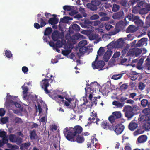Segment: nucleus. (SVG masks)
Segmentation results:
<instances>
[{
  "label": "nucleus",
  "instance_id": "nucleus-1",
  "mask_svg": "<svg viewBox=\"0 0 150 150\" xmlns=\"http://www.w3.org/2000/svg\"><path fill=\"white\" fill-rule=\"evenodd\" d=\"M83 130L82 127L80 126L77 125L74 128L67 127L64 130V134L67 139L71 142L76 141L78 143H82L84 141L82 136L79 134L81 133Z\"/></svg>",
  "mask_w": 150,
  "mask_h": 150
},
{
  "label": "nucleus",
  "instance_id": "nucleus-2",
  "mask_svg": "<svg viewBox=\"0 0 150 150\" xmlns=\"http://www.w3.org/2000/svg\"><path fill=\"white\" fill-rule=\"evenodd\" d=\"M80 24L82 28H87L88 31H92L93 28V27L92 25V22L88 19L82 20L80 22Z\"/></svg>",
  "mask_w": 150,
  "mask_h": 150
},
{
  "label": "nucleus",
  "instance_id": "nucleus-3",
  "mask_svg": "<svg viewBox=\"0 0 150 150\" xmlns=\"http://www.w3.org/2000/svg\"><path fill=\"white\" fill-rule=\"evenodd\" d=\"M108 49L111 50L114 48H118L122 47V38H120L116 41L114 40L109 44L107 46Z\"/></svg>",
  "mask_w": 150,
  "mask_h": 150
},
{
  "label": "nucleus",
  "instance_id": "nucleus-4",
  "mask_svg": "<svg viewBox=\"0 0 150 150\" xmlns=\"http://www.w3.org/2000/svg\"><path fill=\"white\" fill-rule=\"evenodd\" d=\"M125 112V115L126 117L129 119L132 117L135 114L134 112H132V107L129 105H127L125 106L123 110Z\"/></svg>",
  "mask_w": 150,
  "mask_h": 150
},
{
  "label": "nucleus",
  "instance_id": "nucleus-5",
  "mask_svg": "<svg viewBox=\"0 0 150 150\" xmlns=\"http://www.w3.org/2000/svg\"><path fill=\"white\" fill-rule=\"evenodd\" d=\"M105 65V63L103 61H99L96 63V61H93L92 64V66L93 69H97L99 70L104 69L103 67Z\"/></svg>",
  "mask_w": 150,
  "mask_h": 150
},
{
  "label": "nucleus",
  "instance_id": "nucleus-6",
  "mask_svg": "<svg viewBox=\"0 0 150 150\" xmlns=\"http://www.w3.org/2000/svg\"><path fill=\"white\" fill-rule=\"evenodd\" d=\"M101 4V2L98 0L92 1L91 3H88L87 4V7L92 11L96 10L98 6Z\"/></svg>",
  "mask_w": 150,
  "mask_h": 150
},
{
  "label": "nucleus",
  "instance_id": "nucleus-7",
  "mask_svg": "<svg viewBox=\"0 0 150 150\" xmlns=\"http://www.w3.org/2000/svg\"><path fill=\"white\" fill-rule=\"evenodd\" d=\"M50 80V79H45L42 80L40 84L42 88L44 89L45 93L47 94L50 93V92L47 89V87L49 85V82Z\"/></svg>",
  "mask_w": 150,
  "mask_h": 150
},
{
  "label": "nucleus",
  "instance_id": "nucleus-8",
  "mask_svg": "<svg viewBox=\"0 0 150 150\" xmlns=\"http://www.w3.org/2000/svg\"><path fill=\"white\" fill-rule=\"evenodd\" d=\"M122 56L116 59H111L108 62V66L111 67L115 64H122Z\"/></svg>",
  "mask_w": 150,
  "mask_h": 150
},
{
  "label": "nucleus",
  "instance_id": "nucleus-9",
  "mask_svg": "<svg viewBox=\"0 0 150 150\" xmlns=\"http://www.w3.org/2000/svg\"><path fill=\"white\" fill-rule=\"evenodd\" d=\"M101 127L105 130L109 129L110 130H114L113 126L112 125H110L108 122L104 121L101 124Z\"/></svg>",
  "mask_w": 150,
  "mask_h": 150
},
{
  "label": "nucleus",
  "instance_id": "nucleus-10",
  "mask_svg": "<svg viewBox=\"0 0 150 150\" xmlns=\"http://www.w3.org/2000/svg\"><path fill=\"white\" fill-rule=\"evenodd\" d=\"M87 42L85 40H83L80 41L79 43V46L81 47L79 49V51L81 53L85 52L87 50V48L84 46L86 45Z\"/></svg>",
  "mask_w": 150,
  "mask_h": 150
},
{
  "label": "nucleus",
  "instance_id": "nucleus-11",
  "mask_svg": "<svg viewBox=\"0 0 150 150\" xmlns=\"http://www.w3.org/2000/svg\"><path fill=\"white\" fill-rule=\"evenodd\" d=\"M29 136L30 139L32 140H38L39 139V137L36 134V131L33 130L31 131L30 132Z\"/></svg>",
  "mask_w": 150,
  "mask_h": 150
},
{
  "label": "nucleus",
  "instance_id": "nucleus-12",
  "mask_svg": "<svg viewBox=\"0 0 150 150\" xmlns=\"http://www.w3.org/2000/svg\"><path fill=\"white\" fill-rule=\"evenodd\" d=\"M121 25L119 23L116 24L114 31L110 32L109 35L110 36L113 35H115L119 32L121 30Z\"/></svg>",
  "mask_w": 150,
  "mask_h": 150
},
{
  "label": "nucleus",
  "instance_id": "nucleus-13",
  "mask_svg": "<svg viewBox=\"0 0 150 150\" xmlns=\"http://www.w3.org/2000/svg\"><path fill=\"white\" fill-rule=\"evenodd\" d=\"M120 124H117L115 128V131L117 135L121 134L122 133V122L121 121Z\"/></svg>",
  "mask_w": 150,
  "mask_h": 150
},
{
  "label": "nucleus",
  "instance_id": "nucleus-14",
  "mask_svg": "<svg viewBox=\"0 0 150 150\" xmlns=\"http://www.w3.org/2000/svg\"><path fill=\"white\" fill-rule=\"evenodd\" d=\"M124 39H125V38H122V56H124V54H125L127 52L129 47V45L124 43Z\"/></svg>",
  "mask_w": 150,
  "mask_h": 150
},
{
  "label": "nucleus",
  "instance_id": "nucleus-15",
  "mask_svg": "<svg viewBox=\"0 0 150 150\" xmlns=\"http://www.w3.org/2000/svg\"><path fill=\"white\" fill-rule=\"evenodd\" d=\"M112 52L111 50L107 51L103 56V60L106 62H107L112 54Z\"/></svg>",
  "mask_w": 150,
  "mask_h": 150
},
{
  "label": "nucleus",
  "instance_id": "nucleus-16",
  "mask_svg": "<svg viewBox=\"0 0 150 150\" xmlns=\"http://www.w3.org/2000/svg\"><path fill=\"white\" fill-rule=\"evenodd\" d=\"M148 39L146 38H143L139 40L137 43L136 45V47H140L144 45L146 42L147 41Z\"/></svg>",
  "mask_w": 150,
  "mask_h": 150
},
{
  "label": "nucleus",
  "instance_id": "nucleus-17",
  "mask_svg": "<svg viewBox=\"0 0 150 150\" xmlns=\"http://www.w3.org/2000/svg\"><path fill=\"white\" fill-rule=\"evenodd\" d=\"M60 35L57 30L54 31L52 35V38L53 40L57 41L59 38Z\"/></svg>",
  "mask_w": 150,
  "mask_h": 150
},
{
  "label": "nucleus",
  "instance_id": "nucleus-18",
  "mask_svg": "<svg viewBox=\"0 0 150 150\" xmlns=\"http://www.w3.org/2000/svg\"><path fill=\"white\" fill-rule=\"evenodd\" d=\"M98 14L99 16L102 17L100 19V20L102 21H108L110 19L109 17L106 16L107 15V13H106L100 12L98 13Z\"/></svg>",
  "mask_w": 150,
  "mask_h": 150
},
{
  "label": "nucleus",
  "instance_id": "nucleus-19",
  "mask_svg": "<svg viewBox=\"0 0 150 150\" xmlns=\"http://www.w3.org/2000/svg\"><path fill=\"white\" fill-rule=\"evenodd\" d=\"M46 19L45 17L37 18V21L38 23L40 24L41 28L44 27L46 24Z\"/></svg>",
  "mask_w": 150,
  "mask_h": 150
},
{
  "label": "nucleus",
  "instance_id": "nucleus-20",
  "mask_svg": "<svg viewBox=\"0 0 150 150\" xmlns=\"http://www.w3.org/2000/svg\"><path fill=\"white\" fill-rule=\"evenodd\" d=\"M138 125L134 121H132L129 123L128 127L129 129L132 131H133L137 127Z\"/></svg>",
  "mask_w": 150,
  "mask_h": 150
},
{
  "label": "nucleus",
  "instance_id": "nucleus-21",
  "mask_svg": "<svg viewBox=\"0 0 150 150\" xmlns=\"http://www.w3.org/2000/svg\"><path fill=\"white\" fill-rule=\"evenodd\" d=\"M97 83L96 82H92L90 84V86L89 88L86 87L85 88V90L86 92L93 90L94 91V88L97 86Z\"/></svg>",
  "mask_w": 150,
  "mask_h": 150
},
{
  "label": "nucleus",
  "instance_id": "nucleus-22",
  "mask_svg": "<svg viewBox=\"0 0 150 150\" xmlns=\"http://www.w3.org/2000/svg\"><path fill=\"white\" fill-rule=\"evenodd\" d=\"M137 30V28L133 25H129L127 29L126 32L127 33H133L136 31Z\"/></svg>",
  "mask_w": 150,
  "mask_h": 150
},
{
  "label": "nucleus",
  "instance_id": "nucleus-23",
  "mask_svg": "<svg viewBox=\"0 0 150 150\" xmlns=\"http://www.w3.org/2000/svg\"><path fill=\"white\" fill-rule=\"evenodd\" d=\"M138 120L141 122H143L144 121H147L150 120V117H148L144 115H142L139 118Z\"/></svg>",
  "mask_w": 150,
  "mask_h": 150
},
{
  "label": "nucleus",
  "instance_id": "nucleus-24",
  "mask_svg": "<svg viewBox=\"0 0 150 150\" xmlns=\"http://www.w3.org/2000/svg\"><path fill=\"white\" fill-rule=\"evenodd\" d=\"M25 83L22 86L21 88L23 90V98H26L27 96L28 88L27 86H25Z\"/></svg>",
  "mask_w": 150,
  "mask_h": 150
},
{
  "label": "nucleus",
  "instance_id": "nucleus-25",
  "mask_svg": "<svg viewBox=\"0 0 150 150\" xmlns=\"http://www.w3.org/2000/svg\"><path fill=\"white\" fill-rule=\"evenodd\" d=\"M58 19L55 17L50 18L48 20V23L52 25H55L58 22Z\"/></svg>",
  "mask_w": 150,
  "mask_h": 150
},
{
  "label": "nucleus",
  "instance_id": "nucleus-26",
  "mask_svg": "<svg viewBox=\"0 0 150 150\" xmlns=\"http://www.w3.org/2000/svg\"><path fill=\"white\" fill-rule=\"evenodd\" d=\"M147 139V137L146 135L140 136L137 139V140L140 143H143L146 142Z\"/></svg>",
  "mask_w": 150,
  "mask_h": 150
},
{
  "label": "nucleus",
  "instance_id": "nucleus-27",
  "mask_svg": "<svg viewBox=\"0 0 150 150\" xmlns=\"http://www.w3.org/2000/svg\"><path fill=\"white\" fill-rule=\"evenodd\" d=\"M94 91L93 90H91V91H89L88 92L87 91L86 92L85 91V96L86 98L88 97L89 98V99L91 101L92 100L93 98V93Z\"/></svg>",
  "mask_w": 150,
  "mask_h": 150
},
{
  "label": "nucleus",
  "instance_id": "nucleus-28",
  "mask_svg": "<svg viewBox=\"0 0 150 150\" xmlns=\"http://www.w3.org/2000/svg\"><path fill=\"white\" fill-rule=\"evenodd\" d=\"M99 35L98 34L96 33H92L89 36V39L91 40H96L98 38Z\"/></svg>",
  "mask_w": 150,
  "mask_h": 150
},
{
  "label": "nucleus",
  "instance_id": "nucleus-29",
  "mask_svg": "<svg viewBox=\"0 0 150 150\" xmlns=\"http://www.w3.org/2000/svg\"><path fill=\"white\" fill-rule=\"evenodd\" d=\"M112 115L115 116L116 119H118L121 117L122 114L120 111H115L113 112Z\"/></svg>",
  "mask_w": 150,
  "mask_h": 150
},
{
  "label": "nucleus",
  "instance_id": "nucleus-30",
  "mask_svg": "<svg viewBox=\"0 0 150 150\" xmlns=\"http://www.w3.org/2000/svg\"><path fill=\"white\" fill-rule=\"evenodd\" d=\"M30 144H31L30 142L23 144L20 146V148L21 149L25 150L26 149H27L30 146Z\"/></svg>",
  "mask_w": 150,
  "mask_h": 150
},
{
  "label": "nucleus",
  "instance_id": "nucleus-31",
  "mask_svg": "<svg viewBox=\"0 0 150 150\" xmlns=\"http://www.w3.org/2000/svg\"><path fill=\"white\" fill-rule=\"evenodd\" d=\"M114 19H120L122 17V11L121 10L120 12H118L115 13L112 16Z\"/></svg>",
  "mask_w": 150,
  "mask_h": 150
},
{
  "label": "nucleus",
  "instance_id": "nucleus-32",
  "mask_svg": "<svg viewBox=\"0 0 150 150\" xmlns=\"http://www.w3.org/2000/svg\"><path fill=\"white\" fill-rule=\"evenodd\" d=\"M52 31V28L50 27L47 28L44 32L45 35H48L51 34Z\"/></svg>",
  "mask_w": 150,
  "mask_h": 150
},
{
  "label": "nucleus",
  "instance_id": "nucleus-33",
  "mask_svg": "<svg viewBox=\"0 0 150 150\" xmlns=\"http://www.w3.org/2000/svg\"><path fill=\"white\" fill-rule=\"evenodd\" d=\"M134 56L136 57L139 56L142 53V50L139 48H134Z\"/></svg>",
  "mask_w": 150,
  "mask_h": 150
},
{
  "label": "nucleus",
  "instance_id": "nucleus-34",
  "mask_svg": "<svg viewBox=\"0 0 150 150\" xmlns=\"http://www.w3.org/2000/svg\"><path fill=\"white\" fill-rule=\"evenodd\" d=\"M141 9V6L139 5V4H137L136 6L134 7L132 10V11L133 13H137Z\"/></svg>",
  "mask_w": 150,
  "mask_h": 150
},
{
  "label": "nucleus",
  "instance_id": "nucleus-35",
  "mask_svg": "<svg viewBox=\"0 0 150 150\" xmlns=\"http://www.w3.org/2000/svg\"><path fill=\"white\" fill-rule=\"evenodd\" d=\"M144 131V128L142 127H140L139 128L135 131L134 133L135 134H141L143 133Z\"/></svg>",
  "mask_w": 150,
  "mask_h": 150
},
{
  "label": "nucleus",
  "instance_id": "nucleus-36",
  "mask_svg": "<svg viewBox=\"0 0 150 150\" xmlns=\"http://www.w3.org/2000/svg\"><path fill=\"white\" fill-rule=\"evenodd\" d=\"M72 28L75 31H79L80 29V26L76 24H73L72 25Z\"/></svg>",
  "mask_w": 150,
  "mask_h": 150
},
{
  "label": "nucleus",
  "instance_id": "nucleus-37",
  "mask_svg": "<svg viewBox=\"0 0 150 150\" xmlns=\"http://www.w3.org/2000/svg\"><path fill=\"white\" fill-rule=\"evenodd\" d=\"M134 55V48L130 49L126 55V56L130 57H133Z\"/></svg>",
  "mask_w": 150,
  "mask_h": 150
},
{
  "label": "nucleus",
  "instance_id": "nucleus-38",
  "mask_svg": "<svg viewBox=\"0 0 150 150\" xmlns=\"http://www.w3.org/2000/svg\"><path fill=\"white\" fill-rule=\"evenodd\" d=\"M104 52L103 47H100L97 52V54L99 56H101L103 54Z\"/></svg>",
  "mask_w": 150,
  "mask_h": 150
},
{
  "label": "nucleus",
  "instance_id": "nucleus-39",
  "mask_svg": "<svg viewBox=\"0 0 150 150\" xmlns=\"http://www.w3.org/2000/svg\"><path fill=\"white\" fill-rule=\"evenodd\" d=\"M122 76V74H115L113 75L111 78L112 79L117 80L120 79Z\"/></svg>",
  "mask_w": 150,
  "mask_h": 150
},
{
  "label": "nucleus",
  "instance_id": "nucleus-40",
  "mask_svg": "<svg viewBox=\"0 0 150 150\" xmlns=\"http://www.w3.org/2000/svg\"><path fill=\"white\" fill-rule=\"evenodd\" d=\"M116 118L113 115L110 116L108 118V120L112 124L115 121Z\"/></svg>",
  "mask_w": 150,
  "mask_h": 150
},
{
  "label": "nucleus",
  "instance_id": "nucleus-41",
  "mask_svg": "<svg viewBox=\"0 0 150 150\" xmlns=\"http://www.w3.org/2000/svg\"><path fill=\"white\" fill-rule=\"evenodd\" d=\"M112 104L114 105H115L117 108L122 107V103H120L119 101H115L113 102Z\"/></svg>",
  "mask_w": 150,
  "mask_h": 150
},
{
  "label": "nucleus",
  "instance_id": "nucleus-42",
  "mask_svg": "<svg viewBox=\"0 0 150 150\" xmlns=\"http://www.w3.org/2000/svg\"><path fill=\"white\" fill-rule=\"evenodd\" d=\"M148 103V101L146 99H143L141 101V104L143 107L146 106Z\"/></svg>",
  "mask_w": 150,
  "mask_h": 150
},
{
  "label": "nucleus",
  "instance_id": "nucleus-43",
  "mask_svg": "<svg viewBox=\"0 0 150 150\" xmlns=\"http://www.w3.org/2000/svg\"><path fill=\"white\" fill-rule=\"evenodd\" d=\"M4 52L5 54L8 58H10L12 57V54L10 51L6 50Z\"/></svg>",
  "mask_w": 150,
  "mask_h": 150
},
{
  "label": "nucleus",
  "instance_id": "nucleus-44",
  "mask_svg": "<svg viewBox=\"0 0 150 150\" xmlns=\"http://www.w3.org/2000/svg\"><path fill=\"white\" fill-rule=\"evenodd\" d=\"M146 86L144 83L142 82H140L139 83L138 87L139 89L141 90H142L144 89Z\"/></svg>",
  "mask_w": 150,
  "mask_h": 150
},
{
  "label": "nucleus",
  "instance_id": "nucleus-45",
  "mask_svg": "<svg viewBox=\"0 0 150 150\" xmlns=\"http://www.w3.org/2000/svg\"><path fill=\"white\" fill-rule=\"evenodd\" d=\"M16 136L15 135L13 134H11L9 136V139L10 142H15Z\"/></svg>",
  "mask_w": 150,
  "mask_h": 150
},
{
  "label": "nucleus",
  "instance_id": "nucleus-46",
  "mask_svg": "<svg viewBox=\"0 0 150 150\" xmlns=\"http://www.w3.org/2000/svg\"><path fill=\"white\" fill-rule=\"evenodd\" d=\"M120 54V52H116L114 53L111 59H116L119 58Z\"/></svg>",
  "mask_w": 150,
  "mask_h": 150
},
{
  "label": "nucleus",
  "instance_id": "nucleus-47",
  "mask_svg": "<svg viewBox=\"0 0 150 150\" xmlns=\"http://www.w3.org/2000/svg\"><path fill=\"white\" fill-rule=\"evenodd\" d=\"M131 18H129L128 16H127L124 19V22H123V21H122V26H125L127 24H128L129 22V21L130 19H131Z\"/></svg>",
  "mask_w": 150,
  "mask_h": 150
},
{
  "label": "nucleus",
  "instance_id": "nucleus-48",
  "mask_svg": "<svg viewBox=\"0 0 150 150\" xmlns=\"http://www.w3.org/2000/svg\"><path fill=\"white\" fill-rule=\"evenodd\" d=\"M120 8V6L119 5L116 4H114L112 8V10L113 11L115 12L117 11Z\"/></svg>",
  "mask_w": 150,
  "mask_h": 150
},
{
  "label": "nucleus",
  "instance_id": "nucleus-49",
  "mask_svg": "<svg viewBox=\"0 0 150 150\" xmlns=\"http://www.w3.org/2000/svg\"><path fill=\"white\" fill-rule=\"evenodd\" d=\"M63 42L60 40L57 41L55 44V47L60 48L62 47L63 45Z\"/></svg>",
  "mask_w": 150,
  "mask_h": 150
},
{
  "label": "nucleus",
  "instance_id": "nucleus-50",
  "mask_svg": "<svg viewBox=\"0 0 150 150\" xmlns=\"http://www.w3.org/2000/svg\"><path fill=\"white\" fill-rule=\"evenodd\" d=\"M14 120L15 123L16 124H21L23 122L22 120L17 117L15 118Z\"/></svg>",
  "mask_w": 150,
  "mask_h": 150
},
{
  "label": "nucleus",
  "instance_id": "nucleus-51",
  "mask_svg": "<svg viewBox=\"0 0 150 150\" xmlns=\"http://www.w3.org/2000/svg\"><path fill=\"white\" fill-rule=\"evenodd\" d=\"M144 126L146 130L150 129V122H146L144 123Z\"/></svg>",
  "mask_w": 150,
  "mask_h": 150
},
{
  "label": "nucleus",
  "instance_id": "nucleus-52",
  "mask_svg": "<svg viewBox=\"0 0 150 150\" xmlns=\"http://www.w3.org/2000/svg\"><path fill=\"white\" fill-rule=\"evenodd\" d=\"M61 102L62 103H64V105L67 107H68L70 105V103L67 101H65L64 100H61L59 101H58V102L59 103H61Z\"/></svg>",
  "mask_w": 150,
  "mask_h": 150
},
{
  "label": "nucleus",
  "instance_id": "nucleus-53",
  "mask_svg": "<svg viewBox=\"0 0 150 150\" xmlns=\"http://www.w3.org/2000/svg\"><path fill=\"white\" fill-rule=\"evenodd\" d=\"M71 51V50H63L62 51V54L64 55L67 56L69 54Z\"/></svg>",
  "mask_w": 150,
  "mask_h": 150
},
{
  "label": "nucleus",
  "instance_id": "nucleus-54",
  "mask_svg": "<svg viewBox=\"0 0 150 150\" xmlns=\"http://www.w3.org/2000/svg\"><path fill=\"white\" fill-rule=\"evenodd\" d=\"M134 23L138 26L142 25L143 23L142 21L140 19L137 20L135 21Z\"/></svg>",
  "mask_w": 150,
  "mask_h": 150
},
{
  "label": "nucleus",
  "instance_id": "nucleus-55",
  "mask_svg": "<svg viewBox=\"0 0 150 150\" xmlns=\"http://www.w3.org/2000/svg\"><path fill=\"white\" fill-rule=\"evenodd\" d=\"M22 142V139L19 137H16L15 142L18 143H21Z\"/></svg>",
  "mask_w": 150,
  "mask_h": 150
},
{
  "label": "nucleus",
  "instance_id": "nucleus-56",
  "mask_svg": "<svg viewBox=\"0 0 150 150\" xmlns=\"http://www.w3.org/2000/svg\"><path fill=\"white\" fill-rule=\"evenodd\" d=\"M71 6H65L63 7L64 10L67 11H71L72 10Z\"/></svg>",
  "mask_w": 150,
  "mask_h": 150
},
{
  "label": "nucleus",
  "instance_id": "nucleus-57",
  "mask_svg": "<svg viewBox=\"0 0 150 150\" xmlns=\"http://www.w3.org/2000/svg\"><path fill=\"white\" fill-rule=\"evenodd\" d=\"M1 122L3 124L6 123L8 121L7 117L2 118L0 120Z\"/></svg>",
  "mask_w": 150,
  "mask_h": 150
},
{
  "label": "nucleus",
  "instance_id": "nucleus-58",
  "mask_svg": "<svg viewBox=\"0 0 150 150\" xmlns=\"http://www.w3.org/2000/svg\"><path fill=\"white\" fill-rule=\"evenodd\" d=\"M91 101V106H93L94 105L95 106H96V104L97 102V99L94 98Z\"/></svg>",
  "mask_w": 150,
  "mask_h": 150
},
{
  "label": "nucleus",
  "instance_id": "nucleus-59",
  "mask_svg": "<svg viewBox=\"0 0 150 150\" xmlns=\"http://www.w3.org/2000/svg\"><path fill=\"white\" fill-rule=\"evenodd\" d=\"M6 113V111L3 108H0V116L2 117Z\"/></svg>",
  "mask_w": 150,
  "mask_h": 150
},
{
  "label": "nucleus",
  "instance_id": "nucleus-60",
  "mask_svg": "<svg viewBox=\"0 0 150 150\" xmlns=\"http://www.w3.org/2000/svg\"><path fill=\"white\" fill-rule=\"evenodd\" d=\"M6 133L5 131H0V137L3 138L6 136Z\"/></svg>",
  "mask_w": 150,
  "mask_h": 150
},
{
  "label": "nucleus",
  "instance_id": "nucleus-61",
  "mask_svg": "<svg viewBox=\"0 0 150 150\" xmlns=\"http://www.w3.org/2000/svg\"><path fill=\"white\" fill-rule=\"evenodd\" d=\"M58 98H59L62 99V100H63V99L64 98V97L60 95H57L54 96L53 99L56 101L58 99Z\"/></svg>",
  "mask_w": 150,
  "mask_h": 150
},
{
  "label": "nucleus",
  "instance_id": "nucleus-62",
  "mask_svg": "<svg viewBox=\"0 0 150 150\" xmlns=\"http://www.w3.org/2000/svg\"><path fill=\"white\" fill-rule=\"evenodd\" d=\"M132 112H133V111L136 112L139 110V107L136 105H134L132 107Z\"/></svg>",
  "mask_w": 150,
  "mask_h": 150
},
{
  "label": "nucleus",
  "instance_id": "nucleus-63",
  "mask_svg": "<svg viewBox=\"0 0 150 150\" xmlns=\"http://www.w3.org/2000/svg\"><path fill=\"white\" fill-rule=\"evenodd\" d=\"M99 18V16L97 14H94L91 17V18L92 20H95L98 19Z\"/></svg>",
  "mask_w": 150,
  "mask_h": 150
},
{
  "label": "nucleus",
  "instance_id": "nucleus-64",
  "mask_svg": "<svg viewBox=\"0 0 150 150\" xmlns=\"http://www.w3.org/2000/svg\"><path fill=\"white\" fill-rule=\"evenodd\" d=\"M22 71L24 73H27L28 71V67L26 66H23L22 68Z\"/></svg>",
  "mask_w": 150,
  "mask_h": 150
}]
</instances>
